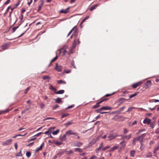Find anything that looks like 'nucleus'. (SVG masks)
<instances>
[{
	"instance_id": "f257e3e1",
	"label": "nucleus",
	"mask_w": 159,
	"mask_h": 159,
	"mask_svg": "<svg viewBox=\"0 0 159 159\" xmlns=\"http://www.w3.org/2000/svg\"><path fill=\"white\" fill-rule=\"evenodd\" d=\"M68 49V48L67 46H64L60 50L59 53L62 55V56H69L70 53Z\"/></svg>"
},
{
	"instance_id": "f03ea898",
	"label": "nucleus",
	"mask_w": 159,
	"mask_h": 159,
	"mask_svg": "<svg viewBox=\"0 0 159 159\" xmlns=\"http://www.w3.org/2000/svg\"><path fill=\"white\" fill-rule=\"evenodd\" d=\"M131 134H129L128 135L123 134L120 136H121V139L123 140V141H125V139L129 140L131 137Z\"/></svg>"
},
{
	"instance_id": "7ed1b4c3",
	"label": "nucleus",
	"mask_w": 159,
	"mask_h": 159,
	"mask_svg": "<svg viewBox=\"0 0 159 159\" xmlns=\"http://www.w3.org/2000/svg\"><path fill=\"white\" fill-rule=\"evenodd\" d=\"M12 140L9 139L2 143V145L3 146H7L11 144L12 143Z\"/></svg>"
},
{
	"instance_id": "20e7f679",
	"label": "nucleus",
	"mask_w": 159,
	"mask_h": 159,
	"mask_svg": "<svg viewBox=\"0 0 159 159\" xmlns=\"http://www.w3.org/2000/svg\"><path fill=\"white\" fill-rule=\"evenodd\" d=\"M146 134L145 133L141 134L139 137L137 138L138 141L140 143H143V140L144 137L146 136Z\"/></svg>"
},
{
	"instance_id": "39448f33",
	"label": "nucleus",
	"mask_w": 159,
	"mask_h": 159,
	"mask_svg": "<svg viewBox=\"0 0 159 159\" xmlns=\"http://www.w3.org/2000/svg\"><path fill=\"white\" fill-rule=\"evenodd\" d=\"M66 134L67 135H73L75 136H77L78 134L77 132H75L72 131L71 130H70L67 131L66 133Z\"/></svg>"
},
{
	"instance_id": "423d86ee",
	"label": "nucleus",
	"mask_w": 159,
	"mask_h": 159,
	"mask_svg": "<svg viewBox=\"0 0 159 159\" xmlns=\"http://www.w3.org/2000/svg\"><path fill=\"white\" fill-rule=\"evenodd\" d=\"M143 82L141 81L138 82L133 84L132 85V87L134 89L137 88L138 86L142 84Z\"/></svg>"
},
{
	"instance_id": "0eeeda50",
	"label": "nucleus",
	"mask_w": 159,
	"mask_h": 159,
	"mask_svg": "<svg viewBox=\"0 0 159 159\" xmlns=\"http://www.w3.org/2000/svg\"><path fill=\"white\" fill-rule=\"evenodd\" d=\"M107 100V99H102L101 101H100L99 102H97L96 104L94 105L93 107V108H97L100 106L99 104L102 102L104 101H106Z\"/></svg>"
},
{
	"instance_id": "6e6552de",
	"label": "nucleus",
	"mask_w": 159,
	"mask_h": 159,
	"mask_svg": "<svg viewBox=\"0 0 159 159\" xmlns=\"http://www.w3.org/2000/svg\"><path fill=\"white\" fill-rule=\"evenodd\" d=\"M126 118L121 116H116V120L118 121H124L126 119Z\"/></svg>"
},
{
	"instance_id": "1a4fd4ad",
	"label": "nucleus",
	"mask_w": 159,
	"mask_h": 159,
	"mask_svg": "<svg viewBox=\"0 0 159 159\" xmlns=\"http://www.w3.org/2000/svg\"><path fill=\"white\" fill-rule=\"evenodd\" d=\"M65 152V151H64L63 152H61L58 153L54 156L53 159H57L58 157H60L61 156L63 155Z\"/></svg>"
},
{
	"instance_id": "9d476101",
	"label": "nucleus",
	"mask_w": 159,
	"mask_h": 159,
	"mask_svg": "<svg viewBox=\"0 0 159 159\" xmlns=\"http://www.w3.org/2000/svg\"><path fill=\"white\" fill-rule=\"evenodd\" d=\"M151 119L146 118L143 121V123L144 124H149L151 123Z\"/></svg>"
},
{
	"instance_id": "9b49d317",
	"label": "nucleus",
	"mask_w": 159,
	"mask_h": 159,
	"mask_svg": "<svg viewBox=\"0 0 159 159\" xmlns=\"http://www.w3.org/2000/svg\"><path fill=\"white\" fill-rule=\"evenodd\" d=\"M125 100L126 99L124 98H120L118 101V102L119 103L118 106L120 105L121 104L125 102Z\"/></svg>"
},
{
	"instance_id": "f8f14e48",
	"label": "nucleus",
	"mask_w": 159,
	"mask_h": 159,
	"mask_svg": "<svg viewBox=\"0 0 159 159\" xmlns=\"http://www.w3.org/2000/svg\"><path fill=\"white\" fill-rule=\"evenodd\" d=\"M69 8L70 7H68L65 10L62 9L60 11V12L62 13L66 14L69 12Z\"/></svg>"
},
{
	"instance_id": "ddd939ff",
	"label": "nucleus",
	"mask_w": 159,
	"mask_h": 159,
	"mask_svg": "<svg viewBox=\"0 0 159 159\" xmlns=\"http://www.w3.org/2000/svg\"><path fill=\"white\" fill-rule=\"evenodd\" d=\"M103 146V143L102 142H101L100 143L99 147L96 149V152H98L99 151H100L102 149Z\"/></svg>"
},
{
	"instance_id": "4468645a",
	"label": "nucleus",
	"mask_w": 159,
	"mask_h": 159,
	"mask_svg": "<svg viewBox=\"0 0 159 159\" xmlns=\"http://www.w3.org/2000/svg\"><path fill=\"white\" fill-rule=\"evenodd\" d=\"M119 145H116L114 146L112 148H111L109 151V152H111V151H114L119 148Z\"/></svg>"
},
{
	"instance_id": "2eb2a0df",
	"label": "nucleus",
	"mask_w": 159,
	"mask_h": 159,
	"mask_svg": "<svg viewBox=\"0 0 159 159\" xmlns=\"http://www.w3.org/2000/svg\"><path fill=\"white\" fill-rule=\"evenodd\" d=\"M101 109L102 110H111L112 109V108L111 107H108V106H104L102 107Z\"/></svg>"
},
{
	"instance_id": "dca6fc26",
	"label": "nucleus",
	"mask_w": 159,
	"mask_h": 159,
	"mask_svg": "<svg viewBox=\"0 0 159 159\" xmlns=\"http://www.w3.org/2000/svg\"><path fill=\"white\" fill-rule=\"evenodd\" d=\"M83 145V143L80 142H75L74 143V146L76 147H80Z\"/></svg>"
},
{
	"instance_id": "f3484780",
	"label": "nucleus",
	"mask_w": 159,
	"mask_h": 159,
	"mask_svg": "<svg viewBox=\"0 0 159 159\" xmlns=\"http://www.w3.org/2000/svg\"><path fill=\"white\" fill-rule=\"evenodd\" d=\"M2 49L3 50H5L7 49L9 47V45L8 44H5L4 45H2Z\"/></svg>"
},
{
	"instance_id": "a211bd4d",
	"label": "nucleus",
	"mask_w": 159,
	"mask_h": 159,
	"mask_svg": "<svg viewBox=\"0 0 159 159\" xmlns=\"http://www.w3.org/2000/svg\"><path fill=\"white\" fill-rule=\"evenodd\" d=\"M102 109H101V108L96 110V112L97 113H99L100 114H104V113H107V112H102Z\"/></svg>"
},
{
	"instance_id": "6ab92c4d",
	"label": "nucleus",
	"mask_w": 159,
	"mask_h": 159,
	"mask_svg": "<svg viewBox=\"0 0 159 159\" xmlns=\"http://www.w3.org/2000/svg\"><path fill=\"white\" fill-rule=\"evenodd\" d=\"M151 82L150 81L148 80L147 81L145 84V87L146 88H149L151 86Z\"/></svg>"
},
{
	"instance_id": "aec40b11",
	"label": "nucleus",
	"mask_w": 159,
	"mask_h": 159,
	"mask_svg": "<svg viewBox=\"0 0 159 159\" xmlns=\"http://www.w3.org/2000/svg\"><path fill=\"white\" fill-rule=\"evenodd\" d=\"M116 137V136H114L112 134H110L108 136V138L109 139V140H112Z\"/></svg>"
},
{
	"instance_id": "412c9836",
	"label": "nucleus",
	"mask_w": 159,
	"mask_h": 159,
	"mask_svg": "<svg viewBox=\"0 0 159 159\" xmlns=\"http://www.w3.org/2000/svg\"><path fill=\"white\" fill-rule=\"evenodd\" d=\"M56 69L58 71L60 72L61 71L62 67L61 66H56Z\"/></svg>"
},
{
	"instance_id": "4be33fe9",
	"label": "nucleus",
	"mask_w": 159,
	"mask_h": 159,
	"mask_svg": "<svg viewBox=\"0 0 159 159\" xmlns=\"http://www.w3.org/2000/svg\"><path fill=\"white\" fill-rule=\"evenodd\" d=\"M44 143H42L41 145L40 146L39 148H37L36 150V152H38L39 150H41L42 149V148L43 146Z\"/></svg>"
},
{
	"instance_id": "5701e85b",
	"label": "nucleus",
	"mask_w": 159,
	"mask_h": 159,
	"mask_svg": "<svg viewBox=\"0 0 159 159\" xmlns=\"http://www.w3.org/2000/svg\"><path fill=\"white\" fill-rule=\"evenodd\" d=\"M65 91L63 90H61L57 92H55V93L57 94H62L64 93Z\"/></svg>"
},
{
	"instance_id": "b1692460",
	"label": "nucleus",
	"mask_w": 159,
	"mask_h": 159,
	"mask_svg": "<svg viewBox=\"0 0 159 159\" xmlns=\"http://www.w3.org/2000/svg\"><path fill=\"white\" fill-rule=\"evenodd\" d=\"M120 144H121V148H124L126 145V142L125 141H123L120 143Z\"/></svg>"
},
{
	"instance_id": "393cba45",
	"label": "nucleus",
	"mask_w": 159,
	"mask_h": 159,
	"mask_svg": "<svg viewBox=\"0 0 159 159\" xmlns=\"http://www.w3.org/2000/svg\"><path fill=\"white\" fill-rule=\"evenodd\" d=\"M76 30H77V29H76V26H74L73 28L69 32V34H70L71 33L73 30H74V31H75L73 34H75V33H76Z\"/></svg>"
},
{
	"instance_id": "a878e982",
	"label": "nucleus",
	"mask_w": 159,
	"mask_h": 159,
	"mask_svg": "<svg viewBox=\"0 0 159 159\" xmlns=\"http://www.w3.org/2000/svg\"><path fill=\"white\" fill-rule=\"evenodd\" d=\"M137 141H138L137 138H134L132 140V145H135L136 144V142Z\"/></svg>"
},
{
	"instance_id": "bb28decb",
	"label": "nucleus",
	"mask_w": 159,
	"mask_h": 159,
	"mask_svg": "<svg viewBox=\"0 0 159 159\" xmlns=\"http://www.w3.org/2000/svg\"><path fill=\"white\" fill-rule=\"evenodd\" d=\"M130 156L132 157H134L135 155V151L134 150L131 151L130 152Z\"/></svg>"
},
{
	"instance_id": "cd10ccee",
	"label": "nucleus",
	"mask_w": 159,
	"mask_h": 159,
	"mask_svg": "<svg viewBox=\"0 0 159 159\" xmlns=\"http://www.w3.org/2000/svg\"><path fill=\"white\" fill-rule=\"evenodd\" d=\"M49 85L50 86V89L53 90L54 91V93L55 92H56V91L57 90V89L55 88L51 84H49Z\"/></svg>"
},
{
	"instance_id": "c85d7f7f",
	"label": "nucleus",
	"mask_w": 159,
	"mask_h": 159,
	"mask_svg": "<svg viewBox=\"0 0 159 159\" xmlns=\"http://www.w3.org/2000/svg\"><path fill=\"white\" fill-rule=\"evenodd\" d=\"M89 16H87L85 17L84 19H83L81 21L80 24H82L86 20L89 18Z\"/></svg>"
},
{
	"instance_id": "c756f323",
	"label": "nucleus",
	"mask_w": 159,
	"mask_h": 159,
	"mask_svg": "<svg viewBox=\"0 0 159 159\" xmlns=\"http://www.w3.org/2000/svg\"><path fill=\"white\" fill-rule=\"evenodd\" d=\"M66 154L67 155H69L71 154H73V152L71 150H70L68 151H66Z\"/></svg>"
},
{
	"instance_id": "7c9ffc66",
	"label": "nucleus",
	"mask_w": 159,
	"mask_h": 159,
	"mask_svg": "<svg viewBox=\"0 0 159 159\" xmlns=\"http://www.w3.org/2000/svg\"><path fill=\"white\" fill-rule=\"evenodd\" d=\"M55 101L56 103H59L60 102H62L61 98H58L56 99Z\"/></svg>"
},
{
	"instance_id": "2f4dec72",
	"label": "nucleus",
	"mask_w": 159,
	"mask_h": 159,
	"mask_svg": "<svg viewBox=\"0 0 159 159\" xmlns=\"http://www.w3.org/2000/svg\"><path fill=\"white\" fill-rule=\"evenodd\" d=\"M44 80H48L50 79V77L48 76L43 75L42 77Z\"/></svg>"
},
{
	"instance_id": "473e14b6",
	"label": "nucleus",
	"mask_w": 159,
	"mask_h": 159,
	"mask_svg": "<svg viewBox=\"0 0 159 159\" xmlns=\"http://www.w3.org/2000/svg\"><path fill=\"white\" fill-rule=\"evenodd\" d=\"M66 83L65 81H63V80H58L57 81V83L59 84H66Z\"/></svg>"
},
{
	"instance_id": "72a5a7b5",
	"label": "nucleus",
	"mask_w": 159,
	"mask_h": 159,
	"mask_svg": "<svg viewBox=\"0 0 159 159\" xmlns=\"http://www.w3.org/2000/svg\"><path fill=\"white\" fill-rule=\"evenodd\" d=\"M74 48L70 47L69 48H68V50L69 52H70V53H73V51L74 49Z\"/></svg>"
},
{
	"instance_id": "f704fd0d",
	"label": "nucleus",
	"mask_w": 159,
	"mask_h": 159,
	"mask_svg": "<svg viewBox=\"0 0 159 159\" xmlns=\"http://www.w3.org/2000/svg\"><path fill=\"white\" fill-rule=\"evenodd\" d=\"M66 134L63 135L61 138V139L62 141H64L66 139Z\"/></svg>"
},
{
	"instance_id": "c9c22d12",
	"label": "nucleus",
	"mask_w": 159,
	"mask_h": 159,
	"mask_svg": "<svg viewBox=\"0 0 159 159\" xmlns=\"http://www.w3.org/2000/svg\"><path fill=\"white\" fill-rule=\"evenodd\" d=\"M141 144V146L140 148V149L141 150H143L144 148V145L143 144V143H140Z\"/></svg>"
},
{
	"instance_id": "e433bc0d",
	"label": "nucleus",
	"mask_w": 159,
	"mask_h": 159,
	"mask_svg": "<svg viewBox=\"0 0 159 159\" xmlns=\"http://www.w3.org/2000/svg\"><path fill=\"white\" fill-rule=\"evenodd\" d=\"M75 152L78 151L80 152H82V149L79 148H75Z\"/></svg>"
},
{
	"instance_id": "4c0bfd02",
	"label": "nucleus",
	"mask_w": 159,
	"mask_h": 159,
	"mask_svg": "<svg viewBox=\"0 0 159 159\" xmlns=\"http://www.w3.org/2000/svg\"><path fill=\"white\" fill-rule=\"evenodd\" d=\"M138 92H136L135 93L133 94L130 95L129 96V99H130V98H132L133 97L135 96L138 94Z\"/></svg>"
},
{
	"instance_id": "58836bf2",
	"label": "nucleus",
	"mask_w": 159,
	"mask_h": 159,
	"mask_svg": "<svg viewBox=\"0 0 159 159\" xmlns=\"http://www.w3.org/2000/svg\"><path fill=\"white\" fill-rule=\"evenodd\" d=\"M152 156V153L151 152H148L147 155L146 157L149 158Z\"/></svg>"
},
{
	"instance_id": "ea45409f",
	"label": "nucleus",
	"mask_w": 159,
	"mask_h": 159,
	"mask_svg": "<svg viewBox=\"0 0 159 159\" xmlns=\"http://www.w3.org/2000/svg\"><path fill=\"white\" fill-rule=\"evenodd\" d=\"M54 128H49V129H48V130L46 131V132H45V133H44V134H48V135H49V133L50 132V130L51 129H53Z\"/></svg>"
},
{
	"instance_id": "a19ab883",
	"label": "nucleus",
	"mask_w": 159,
	"mask_h": 159,
	"mask_svg": "<svg viewBox=\"0 0 159 159\" xmlns=\"http://www.w3.org/2000/svg\"><path fill=\"white\" fill-rule=\"evenodd\" d=\"M16 156L17 157H20L22 156L21 154V150H20V151L17 154H16Z\"/></svg>"
},
{
	"instance_id": "79ce46f5",
	"label": "nucleus",
	"mask_w": 159,
	"mask_h": 159,
	"mask_svg": "<svg viewBox=\"0 0 159 159\" xmlns=\"http://www.w3.org/2000/svg\"><path fill=\"white\" fill-rule=\"evenodd\" d=\"M128 132V130L126 128H124L123 129V134H126Z\"/></svg>"
},
{
	"instance_id": "37998d69",
	"label": "nucleus",
	"mask_w": 159,
	"mask_h": 159,
	"mask_svg": "<svg viewBox=\"0 0 159 159\" xmlns=\"http://www.w3.org/2000/svg\"><path fill=\"white\" fill-rule=\"evenodd\" d=\"M76 46V44L75 40H74V42H73L72 45L71 47L74 48H75Z\"/></svg>"
},
{
	"instance_id": "c03bdc74",
	"label": "nucleus",
	"mask_w": 159,
	"mask_h": 159,
	"mask_svg": "<svg viewBox=\"0 0 159 159\" xmlns=\"http://www.w3.org/2000/svg\"><path fill=\"white\" fill-rule=\"evenodd\" d=\"M11 7L9 6L7 8L6 12L4 14V16H5L6 15L7 13V12L8 11L9 9Z\"/></svg>"
},
{
	"instance_id": "a18cd8bd",
	"label": "nucleus",
	"mask_w": 159,
	"mask_h": 159,
	"mask_svg": "<svg viewBox=\"0 0 159 159\" xmlns=\"http://www.w3.org/2000/svg\"><path fill=\"white\" fill-rule=\"evenodd\" d=\"M57 58H58V57L57 56L56 57H54L53 59H52L51 60V62H54L55 61L57 60Z\"/></svg>"
},
{
	"instance_id": "49530a36",
	"label": "nucleus",
	"mask_w": 159,
	"mask_h": 159,
	"mask_svg": "<svg viewBox=\"0 0 159 159\" xmlns=\"http://www.w3.org/2000/svg\"><path fill=\"white\" fill-rule=\"evenodd\" d=\"M59 130L58 129H57L56 131L53 132L52 134L54 135H56L59 132Z\"/></svg>"
},
{
	"instance_id": "de8ad7c7",
	"label": "nucleus",
	"mask_w": 159,
	"mask_h": 159,
	"mask_svg": "<svg viewBox=\"0 0 159 159\" xmlns=\"http://www.w3.org/2000/svg\"><path fill=\"white\" fill-rule=\"evenodd\" d=\"M54 143L57 145H60L62 144V143L61 142H59L58 141H56Z\"/></svg>"
},
{
	"instance_id": "09e8293b",
	"label": "nucleus",
	"mask_w": 159,
	"mask_h": 159,
	"mask_svg": "<svg viewBox=\"0 0 159 159\" xmlns=\"http://www.w3.org/2000/svg\"><path fill=\"white\" fill-rule=\"evenodd\" d=\"M31 155V153L29 152H27L26 153V156L27 157L29 158L30 157V156Z\"/></svg>"
},
{
	"instance_id": "8fccbe9b",
	"label": "nucleus",
	"mask_w": 159,
	"mask_h": 159,
	"mask_svg": "<svg viewBox=\"0 0 159 159\" xmlns=\"http://www.w3.org/2000/svg\"><path fill=\"white\" fill-rule=\"evenodd\" d=\"M97 5H96L95 6H92L90 8V11H92L93 10H94L95 9V7Z\"/></svg>"
},
{
	"instance_id": "3c124183",
	"label": "nucleus",
	"mask_w": 159,
	"mask_h": 159,
	"mask_svg": "<svg viewBox=\"0 0 159 159\" xmlns=\"http://www.w3.org/2000/svg\"><path fill=\"white\" fill-rule=\"evenodd\" d=\"M25 134L24 135H22V134H18V135H16L14 136H13L12 137L13 138H16L17 136H25Z\"/></svg>"
},
{
	"instance_id": "603ef678",
	"label": "nucleus",
	"mask_w": 159,
	"mask_h": 159,
	"mask_svg": "<svg viewBox=\"0 0 159 159\" xmlns=\"http://www.w3.org/2000/svg\"><path fill=\"white\" fill-rule=\"evenodd\" d=\"M100 137V136H98L96 138L94 139H93V140H94L95 141V142H96V141H98Z\"/></svg>"
},
{
	"instance_id": "864d4df0",
	"label": "nucleus",
	"mask_w": 159,
	"mask_h": 159,
	"mask_svg": "<svg viewBox=\"0 0 159 159\" xmlns=\"http://www.w3.org/2000/svg\"><path fill=\"white\" fill-rule=\"evenodd\" d=\"M30 87H28L26 89V90L24 92V93L25 94H26L27 93V92L30 90Z\"/></svg>"
},
{
	"instance_id": "5fc2aeb1",
	"label": "nucleus",
	"mask_w": 159,
	"mask_h": 159,
	"mask_svg": "<svg viewBox=\"0 0 159 159\" xmlns=\"http://www.w3.org/2000/svg\"><path fill=\"white\" fill-rule=\"evenodd\" d=\"M110 147V146H106V147H105L104 148H103L102 149V150L105 151L106 149H108V148H109Z\"/></svg>"
},
{
	"instance_id": "6e6d98bb",
	"label": "nucleus",
	"mask_w": 159,
	"mask_h": 159,
	"mask_svg": "<svg viewBox=\"0 0 159 159\" xmlns=\"http://www.w3.org/2000/svg\"><path fill=\"white\" fill-rule=\"evenodd\" d=\"M20 1H18L17 3L15 4L14 7H15L16 8L20 4Z\"/></svg>"
},
{
	"instance_id": "4d7b16f0",
	"label": "nucleus",
	"mask_w": 159,
	"mask_h": 159,
	"mask_svg": "<svg viewBox=\"0 0 159 159\" xmlns=\"http://www.w3.org/2000/svg\"><path fill=\"white\" fill-rule=\"evenodd\" d=\"M43 6L42 5H39V7H38V11L39 12L41 10V9Z\"/></svg>"
},
{
	"instance_id": "13d9d810",
	"label": "nucleus",
	"mask_w": 159,
	"mask_h": 159,
	"mask_svg": "<svg viewBox=\"0 0 159 159\" xmlns=\"http://www.w3.org/2000/svg\"><path fill=\"white\" fill-rule=\"evenodd\" d=\"M45 106V105L44 104L41 103L40 104V107L41 109L43 108Z\"/></svg>"
},
{
	"instance_id": "bf43d9fd",
	"label": "nucleus",
	"mask_w": 159,
	"mask_h": 159,
	"mask_svg": "<svg viewBox=\"0 0 159 159\" xmlns=\"http://www.w3.org/2000/svg\"><path fill=\"white\" fill-rule=\"evenodd\" d=\"M74 61H73L71 63V65L74 68H75V69L76 68V66H75L74 65Z\"/></svg>"
},
{
	"instance_id": "052dcab7",
	"label": "nucleus",
	"mask_w": 159,
	"mask_h": 159,
	"mask_svg": "<svg viewBox=\"0 0 159 159\" xmlns=\"http://www.w3.org/2000/svg\"><path fill=\"white\" fill-rule=\"evenodd\" d=\"M59 107V106L58 105H56L54 106H53V107L52 109L53 110H54Z\"/></svg>"
},
{
	"instance_id": "680f3d73",
	"label": "nucleus",
	"mask_w": 159,
	"mask_h": 159,
	"mask_svg": "<svg viewBox=\"0 0 159 159\" xmlns=\"http://www.w3.org/2000/svg\"><path fill=\"white\" fill-rule=\"evenodd\" d=\"M19 26L14 27L12 28L13 32H14L18 28Z\"/></svg>"
},
{
	"instance_id": "e2e57ef3",
	"label": "nucleus",
	"mask_w": 159,
	"mask_h": 159,
	"mask_svg": "<svg viewBox=\"0 0 159 159\" xmlns=\"http://www.w3.org/2000/svg\"><path fill=\"white\" fill-rule=\"evenodd\" d=\"M74 106H75L74 105H71V106H69L67 107L66 108V109H70V108H72L73 107H74Z\"/></svg>"
},
{
	"instance_id": "0e129e2a",
	"label": "nucleus",
	"mask_w": 159,
	"mask_h": 159,
	"mask_svg": "<svg viewBox=\"0 0 159 159\" xmlns=\"http://www.w3.org/2000/svg\"><path fill=\"white\" fill-rule=\"evenodd\" d=\"M49 119H55V118L53 117H47L44 120H47Z\"/></svg>"
},
{
	"instance_id": "69168bd1",
	"label": "nucleus",
	"mask_w": 159,
	"mask_h": 159,
	"mask_svg": "<svg viewBox=\"0 0 159 159\" xmlns=\"http://www.w3.org/2000/svg\"><path fill=\"white\" fill-rule=\"evenodd\" d=\"M133 107H129L128 108V110H127V112H128V111H132V110H133Z\"/></svg>"
},
{
	"instance_id": "338daca9",
	"label": "nucleus",
	"mask_w": 159,
	"mask_h": 159,
	"mask_svg": "<svg viewBox=\"0 0 159 159\" xmlns=\"http://www.w3.org/2000/svg\"><path fill=\"white\" fill-rule=\"evenodd\" d=\"M97 157L95 156H92L89 159H96Z\"/></svg>"
},
{
	"instance_id": "774afa93",
	"label": "nucleus",
	"mask_w": 159,
	"mask_h": 159,
	"mask_svg": "<svg viewBox=\"0 0 159 159\" xmlns=\"http://www.w3.org/2000/svg\"><path fill=\"white\" fill-rule=\"evenodd\" d=\"M155 133L157 134H159V128H157L155 131Z\"/></svg>"
}]
</instances>
